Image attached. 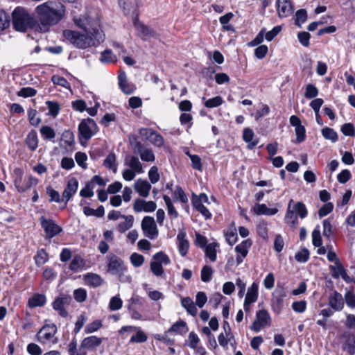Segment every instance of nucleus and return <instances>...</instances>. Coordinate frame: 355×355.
<instances>
[{"label":"nucleus","instance_id":"64","mask_svg":"<svg viewBox=\"0 0 355 355\" xmlns=\"http://www.w3.org/2000/svg\"><path fill=\"white\" fill-rule=\"evenodd\" d=\"M130 259L135 267H140L144 262V257L136 252L130 255Z\"/></svg>","mask_w":355,"mask_h":355},{"label":"nucleus","instance_id":"30","mask_svg":"<svg viewBox=\"0 0 355 355\" xmlns=\"http://www.w3.org/2000/svg\"><path fill=\"white\" fill-rule=\"evenodd\" d=\"M85 268L86 262L80 255H75L69 264V269L75 272L82 271Z\"/></svg>","mask_w":355,"mask_h":355},{"label":"nucleus","instance_id":"47","mask_svg":"<svg viewBox=\"0 0 355 355\" xmlns=\"http://www.w3.org/2000/svg\"><path fill=\"white\" fill-rule=\"evenodd\" d=\"M186 345H187L192 349H196L198 345H200V339L194 331H191L189 334Z\"/></svg>","mask_w":355,"mask_h":355},{"label":"nucleus","instance_id":"44","mask_svg":"<svg viewBox=\"0 0 355 355\" xmlns=\"http://www.w3.org/2000/svg\"><path fill=\"white\" fill-rule=\"evenodd\" d=\"M233 16L234 15L232 12H228L220 17L219 21L224 30L232 32L235 31L234 26L229 24V22L232 19Z\"/></svg>","mask_w":355,"mask_h":355},{"label":"nucleus","instance_id":"3","mask_svg":"<svg viewBox=\"0 0 355 355\" xmlns=\"http://www.w3.org/2000/svg\"><path fill=\"white\" fill-rule=\"evenodd\" d=\"M12 24L17 31L25 32L28 29L37 31L36 19L24 8L17 7L12 12Z\"/></svg>","mask_w":355,"mask_h":355},{"label":"nucleus","instance_id":"31","mask_svg":"<svg viewBox=\"0 0 355 355\" xmlns=\"http://www.w3.org/2000/svg\"><path fill=\"white\" fill-rule=\"evenodd\" d=\"M329 304L335 311H340L344 305L342 295L338 292H334L329 297Z\"/></svg>","mask_w":355,"mask_h":355},{"label":"nucleus","instance_id":"8","mask_svg":"<svg viewBox=\"0 0 355 355\" xmlns=\"http://www.w3.org/2000/svg\"><path fill=\"white\" fill-rule=\"evenodd\" d=\"M141 230L144 235L149 239H155L159 234V231L154 218L151 216H144L141 220Z\"/></svg>","mask_w":355,"mask_h":355},{"label":"nucleus","instance_id":"17","mask_svg":"<svg viewBox=\"0 0 355 355\" xmlns=\"http://www.w3.org/2000/svg\"><path fill=\"white\" fill-rule=\"evenodd\" d=\"M252 244V243L250 239H246L235 247V252L237 253V256L236 257L237 265L241 264L244 258L246 257Z\"/></svg>","mask_w":355,"mask_h":355},{"label":"nucleus","instance_id":"4","mask_svg":"<svg viewBox=\"0 0 355 355\" xmlns=\"http://www.w3.org/2000/svg\"><path fill=\"white\" fill-rule=\"evenodd\" d=\"M307 214V209L303 202H295L293 200H291L285 215V222L289 226L295 227L298 223L297 216L301 218H304Z\"/></svg>","mask_w":355,"mask_h":355},{"label":"nucleus","instance_id":"46","mask_svg":"<svg viewBox=\"0 0 355 355\" xmlns=\"http://www.w3.org/2000/svg\"><path fill=\"white\" fill-rule=\"evenodd\" d=\"M100 60L103 63H114L117 58L111 50L106 49L101 53Z\"/></svg>","mask_w":355,"mask_h":355},{"label":"nucleus","instance_id":"61","mask_svg":"<svg viewBox=\"0 0 355 355\" xmlns=\"http://www.w3.org/2000/svg\"><path fill=\"white\" fill-rule=\"evenodd\" d=\"M94 187L92 185V182H87L85 187H83L80 191V196L83 198H92L94 195Z\"/></svg>","mask_w":355,"mask_h":355},{"label":"nucleus","instance_id":"55","mask_svg":"<svg viewBox=\"0 0 355 355\" xmlns=\"http://www.w3.org/2000/svg\"><path fill=\"white\" fill-rule=\"evenodd\" d=\"M153 259L162 266H166L171 263V260L168 256L162 252H159L155 254L153 257Z\"/></svg>","mask_w":355,"mask_h":355},{"label":"nucleus","instance_id":"63","mask_svg":"<svg viewBox=\"0 0 355 355\" xmlns=\"http://www.w3.org/2000/svg\"><path fill=\"white\" fill-rule=\"evenodd\" d=\"M148 175L150 183L152 184L157 183L160 179L158 168L155 166H153L150 168Z\"/></svg>","mask_w":355,"mask_h":355},{"label":"nucleus","instance_id":"10","mask_svg":"<svg viewBox=\"0 0 355 355\" xmlns=\"http://www.w3.org/2000/svg\"><path fill=\"white\" fill-rule=\"evenodd\" d=\"M144 304V300L139 297H133L129 300V304L128 309L130 317L135 320H146L147 318H144L141 314L140 311L141 310Z\"/></svg>","mask_w":355,"mask_h":355},{"label":"nucleus","instance_id":"38","mask_svg":"<svg viewBox=\"0 0 355 355\" xmlns=\"http://www.w3.org/2000/svg\"><path fill=\"white\" fill-rule=\"evenodd\" d=\"M189 331L188 326L184 320H180L174 323L168 331L175 333V334L183 336Z\"/></svg>","mask_w":355,"mask_h":355},{"label":"nucleus","instance_id":"21","mask_svg":"<svg viewBox=\"0 0 355 355\" xmlns=\"http://www.w3.org/2000/svg\"><path fill=\"white\" fill-rule=\"evenodd\" d=\"M135 191L142 198H147L149 196L151 184L146 180L141 178L137 179L133 185Z\"/></svg>","mask_w":355,"mask_h":355},{"label":"nucleus","instance_id":"15","mask_svg":"<svg viewBox=\"0 0 355 355\" xmlns=\"http://www.w3.org/2000/svg\"><path fill=\"white\" fill-rule=\"evenodd\" d=\"M132 208L136 213H149L155 211L157 205L153 201H146L141 198H137L134 201Z\"/></svg>","mask_w":355,"mask_h":355},{"label":"nucleus","instance_id":"12","mask_svg":"<svg viewBox=\"0 0 355 355\" xmlns=\"http://www.w3.org/2000/svg\"><path fill=\"white\" fill-rule=\"evenodd\" d=\"M107 270L112 275H121L126 268L123 261L116 255H110L107 257Z\"/></svg>","mask_w":355,"mask_h":355},{"label":"nucleus","instance_id":"45","mask_svg":"<svg viewBox=\"0 0 355 355\" xmlns=\"http://www.w3.org/2000/svg\"><path fill=\"white\" fill-rule=\"evenodd\" d=\"M83 213L87 216H96V217H102L105 214V209L103 206H99L96 209H94L89 207H83Z\"/></svg>","mask_w":355,"mask_h":355},{"label":"nucleus","instance_id":"62","mask_svg":"<svg viewBox=\"0 0 355 355\" xmlns=\"http://www.w3.org/2000/svg\"><path fill=\"white\" fill-rule=\"evenodd\" d=\"M318 95V89L313 84H308L306 87L304 96L306 98H313Z\"/></svg>","mask_w":355,"mask_h":355},{"label":"nucleus","instance_id":"14","mask_svg":"<svg viewBox=\"0 0 355 355\" xmlns=\"http://www.w3.org/2000/svg\"><path fill=\"white\" fill-rule=\"evenodd\" d=\"M42 227L44 229L46 236L51 239L62 232V227L57 225L54 220L46 219L44 216L40 218Z\"/></svg>","mask_w":355,"mask_h":355},{"label":"nucleus","instance_id":"1","mask_svg":"<svg viewBox=\"0 0 355 355\" xmlns=\"http://www.w3.org/2000/svg\"><path fill=\"white\" fill-rule=\"evenodd\" d=\"M75 25L83 29L84 33L76 31L64 30L63 31L64 38L78 49H85L93 46H97L103 42L105 35L100 28L98 21H92L89 17L82 19L74 17Z\"/></svg>","mask_w":355,"mask_h":355},{"label":"nucleus","instance_id":"60","mask_svg":"<svg viewBox=\"0 0 355 355\" xmlns=\"http://www.w3.org/2000/svg\"><path fill=\"white\" fill-rule=\"evenodd\" d=\"M223 102V98L220 96H217L207 100L204 104L208 108H214L222 105Z\"/></svg>","mask_w":355,"mask_h":355},{"label":"nucleus","instance_id":"26","mask_svg":"<svg viewBox=\"0 0 355 355\" xmlns=\"http://www.w3.org/2000/svg\"><path fill=\"white\" fill-rule=\"evenodd\" d=\"M70 298L65 295H61L57 297L53 302V308L59 312V314L66 318L68 315L67 311L64 309L65 304L69 303Z\"/></svg>","mask_w":355,"mask_h":355},{"label":"nucleus","instance_id":"35","mask_svg":"<svg viewBox=\"0 0 355 355\" xmlns=\"http://www.w3.org/2000/svg\"><path fill=\"white\" fill-rule=\"evenodd\" d=\"M181 305L187 310L189 314L192 316H196L197 315L198 309L191 297H186L182 298Z\"/></svg>","mask_w":355,"mask_h":355},{"label":"nucleus","instance_id":"13","mask_svg":"<svg viewBox=\"0 0 355 355\" xmlns=\"http://www.w3.org/2000/svg\"><path fill=\"white\" fill-rule=\"evenodd\" d=\"M139 134L157 147H162L164 145V141L162 136L153 129L141 128Z\"/></svg>","mask_w":355,"mask_h":355},{"label":"nucleus","instance_id":"48","mask_svg":"<svg viewBox=\"0 0 355 355\" xmlns=\"http://www.w3.org/2000/svg\"><path fill=\"white\" fill-rule=\"evenodd\" d=\"M40 134L45 140H53L55 137V130L50 126L43 125L40 128Z\"/></svg>","mask_w":355,"mask_h":355},{"label":"nucleus","instance_id":"53","mask_svg":"<svg viewBox=\"0 0 355 355\" xmlns=\"http://www.w3.org/2000/svg\"><path fill=\"white\" fill-rule=\"evenodd\" d=\"M10 26V17L3 10H0V33L8 28Z\"/></svg>","mask_w":355,"mask_h":355},{"label":"nucleus","instance_id":"39","mask_svg":"<svg viewBox=\"0 0 355 355\" xmlns=\"http://www.w3.org/2000/svg\"><path fill=\"white\" fill-rule=\"evenodd\" d=\"M133 331H135L136 334L130 338V343H145L147 340L148 336H146L145 332L141 330V329L139 327L135 326V327H134Z\"/></svg>","mask_w":355,"mask_h":355},{"label":"nucleus","instance_id":"56","mask_svg":"<svg viewBox=\"0 0 355 355\" xmlns=\"http://www.w3.org/2000/svg\"><path fill=\"white\" fill-rule=\"evenodd\" d=\"M322 136L326 139L335 142L338 140L337 133L330 128H324L322 130Z\"/></svg>","mask_w":355,"mask_h":355},{"label":"nucleus","instance_id":"59","mask_svg":"<svg viewBox=\"0 0 355 355\" xmlns=\"http://www.w3.org/2000/svg\"><path fill=\"white\" fill-rule=\"evenodd\" d=\"M212 275V268L209 266H205L201 270V280L204 282H208L211 280Z\"/></svg>","mask_w":355,"mask_h":355},{"label":"nucleus","instance_id":"34","mask_svg":"<svg viewBox=\"0 0 355 355\" xmlns=\"http://www.w3.org/2000/svg\"><path fill=\"white\" fill-rule=\"evenodd\" d=\"M85 284L92 287L100 286L103 283L101 277L95 273H87L83 277Z\"/></svg>","mask_w":355,"mask_h":355},{"label":"nucleus","instance_id":"20","mask_svg":"<svg viewBox=\"0 0 355 355\" xmlns=\"http://www.w3.org/2000/svg\"><path fill=\"white\" fill-rule=\"evenodd\" d=\"M134 152L139 154L141 159L144 162H153L155 160V156L152 149L142 146L140 143H137L134 148Z\"/></svg>","mask_w":355,"mask_h":355},{"label":"nucleus","instance_id":"50","mask_svg":"<svg viewBox=\"0 0 355 355\" xmlns=\"http://www.w3.org/2000/svg\"><path fill=\"white\" fill-rule=\"evenodd\" d=\"M102 327V321L101 320H96L85 327V333L87 334L94 333L99 330Z\"/></svg>","mask_w":355,"mask_h":355},{"label":"nucleus","instance_id":"32","mask_svg":"<svg viewBox=\"0 0 355 355\" xmlns=\"http://www.w3.org/2000/svg\"><path fill=\"white\" fill-rule=\"evenodd\" d=\"M345 342L343 344L344 350L347 351L350 354L355 353V337L350 333H345L343 334Z\"/></svg>","mask_w":355,"mask_h":355},{"label":"nucleus","instance_id":"16","mask_svg":"<svg viewBox=\"0 0 355 355\" xmlns=\"http://www.w3.org/2000/svg\"><path fill=\"white\" fill-rule=\"evenodd\" d=\"M275 6L278 17L280 18L288 17L294 11L291 0H276Z\"/></svg>","mask_w":355,"mask_h":355},{"label":"nucleus","instance_id":"28","mask_svg":"<svg viewBox=\"0 0 355 355\" xmlns=\"http://www.w3.org/2000/svg\"><path fill=\"white\" fill-rule=\"evenodd\" d=\"M23 171L20 168H15L13 170V182L17 190L20 193L24 192L23 185L25 181L23 180Z\"/></svg>","mask_w":355,"mask_h":355},{"label":"nucleus","instance_id":"42","mask_svg":"<svg viewBox=\"0 0 355 355\" xmlns=\"http://www.w3.org/2000/svg\"><path fill=\"white\" fill-rule=\"evenodd\" d=\"M286 297V293L282 291L278 295L277 293L273 294L272 307L274 310L280 311L283 307L284 298Z\"/></svg>","mask_w":355,"mask_h":355},{"label":"nucleus","instance_id":"43","mask_svg":"<svg viewBox=\"0 0 355 355\" xmlns=\"http://www.w3.org/2000/svg\"><path fill=\"white\" fill-rule=\"evenodd\" d=\"M26 143L31 150H35L38 146V139L35 130L31 131L26 139Z\"/></svg>","mask_w":355,"mask_h":355},{"label":"nucleus","instance_id":"49","mask_svg":"<svg viewBox=\"0 0 355 355\" xmlns=\"http://www.w3.org/2000/svg\"><path fill=\"white\" fill-rule=\"evenodd\" d=\"M49 260V256L46 252L41 249L37 251V254L35 257V263L37 266H41L46 263Z\"/></svg>","mask_w":355,"mask_h":355},{"label":"nucleus","instance_id":"51","mask_svg":"<svg viewBox=\"0 0 355 355\" xmlns=\"http://www.w3.org/2000/svg\"><path fill=\"white\" fill-rule=\"evenodd\" d=\"M46 104L49 110L48 114L53 117L58 116L60 110L59 103L55 101H46Z\"/></svg>","mask_w":355,"mask_h":355},{"label":"nucleus","instance_id":"58","mask_svg":"<svg viewBox=\"0 0 355 355\" xmlns=\"http://www.w3.org/2000/svg\"><path fill=\"white\" fill-rule=\"evenodd\" d=\"M164 201L166 205L168 213L170 216H172L173 218L178 217V212L175 210V207L173 206L171 199L169 196L164 195L163 196Z\"/></svg>","mask_w":355,"mask_h":355},{"label":"nucleus","instance_id":"40","mask_svg":"<svg viewBox=\"0 0 355 355\" xmlns=\"http://www.w3.org/2000/svg\"><path fill=\"white\" fill-rule=\"evenodd\" d=\"M123 221L120 222L117 225L119 232L123 233L132 227L134 218L131 215L123 216Z\"/></svg>","mask_w":355,"mask_h":355},{"label":"nucleus","instance_id":"2","mask_svg":"<svg viewBox=\"0 0 355 355\" xmlns=\"http://www.w3.org/2000/svg\"><path fill=\"white\" fill-rule=\"evenodd\" d=\"M35 12L37 31L44 33L62 20L65 16L66 9L60 2L47 1L38 5Z\"/></svg>","mask_w":355,"mask_h":355},{"label":"nucleus","instance_id":"52","mask_svg":"<svg viewBox=\"0 0 355 355\" xmlns=\"http://www.w3.org/2000/svg\"><path fill=\"white\" fill-rule=\"evenodd\" d=\"M173 198L175 200H179L182 203H187L188 202V198L185 194L183 189L178 186L173 193Z\"/></svg>","mask_w":355,"mask_h":355},{"label":"nucleus","instance_id":"22","mask_svg":"<svg viewBox=\"0 0 355 355\" xmlns=\"http://www.w3.org/2000/svg\"><path fill=\"white\" fill-rule=\"evenodd\" d=\"M186 236L187 233L184 229L180 230L177 235V241L179 252L182 257L187 255L189 249V243Z\"/></svg>","mask_w":355,"mask_h":355},{"label":"nucleus","instance_id":"57","mask_svg":"<svg viewBox=\"0 0 355 355\" xmlns=\"http://www.w3.org/2000/svg\"><path fill=\"white\" fill-rule=\"evenodd\" d=\"M123 306V301L119 297V295H116L112 297L110 299V303H109V309L111 311H117L121 309Z\"/></svg>","mask_w":355,"mask_h":355},{"label":"nucleus","instance_id":"27","mask_svg":"<svg viewBox=\"0 0 355 355\" xmlns=\"http://www.w3.org/2000/svg\"><path fill=\"white\" fill-rule=\"evenodd\" d=\"M242 138L248 144V149H253L258 144L259 139L255 137L254 131L250 128H245L243 130Z\"/></svg>","mask_w":355,"mask_h":355},{"label":"nucleus","instance_id":"37","mask_svg":"<svg viewBox=\"0 0 355 355\" xmlns=\"http://www.w3.org/2000/svg\"><path fill=\"white\" fill-rule=\"evenodd\" d=\"M224 234L227 242L230 245H233L236 243L238 236L234 223L231 224V225L224 231Z\"/></svg>","mask_w":355,"mask_h":355},{"label":"nucleus","instance_id":"29","mask_svg":"<svg viewBox=\"0 0 355 355\" xmlns=\"http://www.w3.org/2000/svg\"><path fill=\"white\" fill-rule=\"evenodd\" d=\"M253 210L257 215L273 216L278 212L277 208H268L265 204H256Z\"/></svg>","mask_w":355,"mask_h":355},{"label":"nucleus","instance_id":"5","mask_svg":"<svg viewBox=\"0 0 355 355\" xmlns=\"http://www.w3.org/2000/svg\"><path fill=\"white\" fill-rule=\"evenodd\" d=\"M125 168L122 171V177L124 180L130 182L133 180L137 174L144 172L143 164L139 158L134 155H128L124 159Z\"/></svg>","mask_w":355,"mask_h":355},{"label":"nucleus","instance_id":"41","mask_svg":"<svg viewBox=\"0 0 355 355\" xmlns=\"http://www.w3.org/2000/svg\"><path fill=\"white\" fill-rule=\"evenodd\" d=\"M46 303V297L42 294H35L28 300V305L31 308L42 306Z\"/></svg>","mask_w":355,"mask_h":355},{"label":"nucleus","instance_id":"25","mask_svg":"<svg viewBox=\"0 0 355 355\" xmlns=\"http://www.w3.org/2000/svg\"><path fill=\"white\" fill-rule=\"evenodd\" d=\"M332 276L338 279L341 277L345 282L349 283L352 282L351 278L347 275L346 270L339 261H336L334 265L330 266Z\"/></svg>","mask_w":355,"mask_h":355},{"label":"nucleus","instance_id":"9","mask_svg":"<svg viewBox=\"0 0 355 355\" xmlns=\"http://www.w3.org/2000/svg\"><path fill=\"white\" fill-rule=\"evenodd\" d=\"M271 324V317L268 311L261 309L257 312L256 319L252 324L250 329L259 332L263 327Z\"/></svg>","mask_w":355,"mask_h":355},{"label":"nucleus","instance_id":"23","mask_svg":"<svg viewBox=\"0 0 355 355\" xmlns=\"http://www.w3.org/2000/svg\"><path fill=\"white\" fill-rule=\"evenodd\" d=\"M103 339L96 336H90L85 338L81 342V347L87 353V351H92L100 346Z\"/></svg>","mask_w":355,"mask_h":355},{"label":"nucleus","instance_id":"18","mask_svg":"<svg viewBox=\"0 0 355 355\" xmlns=\"http://www.w3.org/2000/svg\"><path fill=\"white\" fill-rule=\"evenodd\" d=\"M134 26L138 32V35L144 40L156 36L155 32L148 26L142 24L138 19L137 16L133 19Z\"/></svg>","mask_w":355,"mask_h":355},{"label":"nucleus","instance_id":"36","mask_svg":"<svg viewBox=\"0 0 355 355\" xmlns=\"http://www.w3.org/2000/svg\"><path fill=\"white\" fill-rule=\"evenodd\" d=\"M103 166L114 173L117 172L116 156L114 153L107 155L103 161Z\"/></svg>","mask_w":355,"mask_h":355},{"label":"nucleus","instance_id":"24","mask_svg":"<svg viewBox=\"0 0 355 355\" xmlns=\"http://www.w3.org/2000/svg\"><path fill=\"white\" fill-rule=\"evenodd\" d=\"M119 86L121 91L125 94H131L136 87L134 84L128 81L126 73L121 71L118 76Z\"/></svg>","mask_w":355,"mask_h":355},{"label":"nucleus","instance_id":"7","mask_svg":"<svg viewBox=\"0 0 355 355\" xmlns=\"http://www.w3.org/2000/svg\"><path fill=\"white\" fill-rule=\"evenodd\" d=\"M56 331L57 327L55 324L44 325L37 332V340L42 344H55L57 343V339L55 338Z\"/></svg>","mask_w":355,"mask_h":355},{"label":"nucleus","instance_id":"6","mask_svg":"<svg viewBox=\"0 0 355 355\" xmlns=\"http://www.w3.org/2000/svg\"><path fill=\"white\" fill-rule=\"evenodd\" d=\"M98 126L92 119H83L78 125L79 139L81 144L87 143L98 132Z\"/></svg>","mask_w":355,"mask_h":355},{"label":"nucleus","instance_id":"19","mask_svg":"<svg viewBox=\"0 0 355 355\" xmlns=\"http://www.w3.org/2000/svg\"><path fill=\"white\" fill-rule=\"evenodd\" d=\"M78 184V181L75 178H72L68 180L62 192V200L65 201V205L76 193Z\"/></svg>","mask_w":355,"mask_h":355},{"label":"nucleus","instance_id":"54","mask_svg":"<svg viewBox=\"0 0 355 355\" xmlns=\"http://www.w3.org/2000/svg\"><path fill=\"white\" fill-rule=\"evenodd\" d=\"M51 81L54 85H60L65 89H70L71 85L70 83L63 77L54 75L51 78Z\"/></svg>","mask_w":355,"mask_h":355},{"label":"nucleus","instance_id":"33","mask_svg":"<svg viewBox=\"0 0 355 355\" xmlns=\"http://www.w3.org/2000/svg\"><path fill=\"white\" fill-rule=\"evenodd\" d=\"M219 244L217 242L208 243L205 249V257L209 258L211 262H215L217 259V248Z\"/></svg>","mask_w":355,"mask_h":355},{"label":"nucleus","instance_id":"11","mask_svg":"<svg viewBox=\"0 0 355 355\" xmlns=\"http://www.w3.org/2000/svg\"><path fill=\"white\" fill-rule=\"evenodd\" d=\"M259 297V284L254 282L247 290L245 294L243 309L245 311L249 312L251 309L252 304L256 302Z\"/></svg>","mask_w":355,"mask_h":355}]
</instances>
